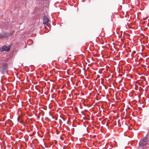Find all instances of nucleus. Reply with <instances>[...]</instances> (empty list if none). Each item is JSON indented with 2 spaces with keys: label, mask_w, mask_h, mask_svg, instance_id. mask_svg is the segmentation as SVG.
Returning <instances> with one entry per match:
<instances>
[{
  "label": "nucleus",
  "mask_w": 149,
  "mask_h": 149,
  "mask_svg": "<svg viewBox=\"0 0 149 149\" xmlns=\"http://www.w3.org/2000/svg\"><path fill=\"white\" fill-rule=\"evenodd\" d=\"M8 68V63L6 62H3L1 67V72L3 74L7 72Z\"/></svg>",
  "instance_id": "obj_1"
},
{
  "label": "nucleus",
  "mask_w": 149,
  "mask_h": 149,
  "mask_svg": "<svg viewBox=\"0 0 149 149\" xmlns=\"http://www.w3.org/2000/svg\"><path fill=\"white\" fill-rule=\"evenodd\" d=\"M43 23L45 25V27L46 29H48V27L49 28L48 26L49 24H46L45 25V24H47L49 22V19L46 16H45L43 18Z\"/></svg>",
  "instance_id": "obj_2"
},
{
  "label": "nucleus",
  "mask_w": 149,
  "mask_h": 149,
  "mask_svg": "<svg viewBox=\"0 0 149 149\" xmlns=\"http://www.w3.org/2000/svg\"><path fill=\"white\" fill-rule=\"evenodd\" d=\"M10 49V47L7 46L6 45L3 46V47L0 48V50L1 52H3L6 51V52H8Z\"/></svg>",
  "instance_id": "obj_3"
},
{
  "label": "nucleus",
  "mask_w": 149,
  "mask_h": 149,
  "mask_svg": "<svg viewBox=\"0 0 149 149\" xmlns=\"http://www.w3.org/2000/svg\"><path fill=\"white\" fill-rule=\"evenodd\" d=\"M147 139L146 138H144L141 144H140V147L141 146L143 148L144 147L147 143Z\"/></svg>",
  "instance_id": "obj_4"
},
{
  "label": "nucleus",
  "mask_w": 149,
  "mask_h": 149,
  "mask_svg": "<svg viewBox=\"0 0 149 149\" xmlns=\"http://www.w3.org/2000/svg\"><path fill=\"white\" fill-rule=\"evenodd\" d=\"M140 84L141 83H143L144 81H145V80L144 79V77H140ZM140 86H142V85L140 84Z\"/></svg>",
  "instance_id": "obj_5"
},
{
  "label": "nucleus",
  "mask_w": 149,
  "mask_h": 149,
  "mask_svg": "<svg viewBox=\"0 0 149 149\" xmlns=\"http://www.w3.org/2000/svg\"><path fill=\"white\" fill-rule=\"evenodd\" d=\"M7 35L6 34H4L3 35H0V38L5 37L7 36Z\"/></svg>",
  "instance_id": "obj_6"
},
{
  "label": "nucleus",
  "mask_w": 149,
  "mask_h": 149,
  "mask_svg": "<svg viewBox=\"0 0 149 149\" xmlns=\"http://www.w3.org/2000/svg\"><path fill=\"white\" fill-rule=\"evenodd\" d=\"M139 14H140V13H139V12H138L136 15L138 19H139Z\"/></svg>",
  "instance_id": "obj_7"
},
{
  "label": "nucleus",
  "mask_w": 149,
  "mask_h": 149,
  "mask_svg": "<svg viewBox=\"0 0 149 149\" xmlns=\"http://www.w3.org/2000/svg\"><path fill=\"white\" fill-rule=\"evenodd\" d=\"M144 38V36L143 35L141 34L140 33V38L142 39Z\"/></svg>",
  "instance_id": "obj_8"
},
{
  "label": "nucleus",
  "mask_w": 149,
  "mask_h": 149,
  "mask_svg": "<svg viewBox=\"0 0 149 149\" xmlns=\"http://www.w3.org/2000/svg\"><path fill=\"white\" fill-rule=\"evenodd\" d=\"M135 3H136V5L137 6H139V3L138 1H136Z\"/></svg>",
  "instance_id": "obj_9"
},
{
  "label": "nucleus",
  "mask_w": 149,
  "mask_h": 149,
  "mask_svg": "<svg viewBox=\"0 0 149 149\" xmlns=\"http://www.w3.org/2000/svg\"><path fill=\"white\" fill-rule=\"evenodd\" d=\"M141 47H142V49H141V48H140V50H141L142 51L143 50V45H141Z\"/></svg>",
  "instance_id": "obj_10"
},
{
  "label": "nucleus",
  "mask_w": 149,
  "mask_h": 149,
  "mask_svg": "<svg viewBox=\"0 0 149 149\" xmlns=\"http://www.w3.org/2000/svg\"><path fill=\"white\" fill-rule=\"evenodd\" d=\"M140 93H141V90H143V89L141 88V87H140ZM141 95V94H140V95Z\"/></svg>",
  "instance_id": "obj_11"
},
{
  "label": "nucleus",
  "mask_w": 149,
  "mask_h": 149,
  "mask_svg": "<svg viewBox=\"0 0 149 149\" xmlns=\"http://www.w3.org/2000/svg\"><path fill=\"white\" fill-rule=\"evenodd\" d=\"M140 61H141V59H142V58L140 57Z\"/></svg>",
  "instance_id": "obj_12"
},
{
  "label": "nucleus",
  "mask_w": 149,
  "mask_h": 149,
  "mask_svg": "<svg viewBox=\"0 0 149 149\" xmlns=\"http://www.w3.org/2000/svg\"><path fill=\"white\" fill-rule=\"evenodd\" d=\"M140 54H141V55H142V53H140Z\"/></svg>",
  "instance_id": "obj_13"
},
{
  "label": "nucleus",
  "mask_w": 149,
  "mask_h": 149,
  "mask_svg": "<svg viewBox=\"0 0 149 149\" xmlns=\"http://www.w3.org/2000/svg\"><path fill=\"white\" fill-rule=\"evenodd\" d=\"M135 16H136L137 17V15H135Z\"/></svg>",
  "instance_id": "obj_14"
},
{
  "label": "nucleus",
  "mask_w": 149,
  "mask_h": 149,
  "mask_svg": "<svg viewBox=\"0 0 149 149\" xmlns=\"http://www.w3.org/2000/svg\"><path fill=\"white\" fill-rule=\"evenodd\" d=\"M135 16H136L137 17V15H135Z\"/></svg>",
  "instance_id": "obj_15"
},
{
  "label": "nucleus",
  "mask_w": 149,
  "mask_h": 149,
  "mask_svg": "<svg viewBox=\"0 0 149 149\" xmlns=\"http://www.w3.org/2000/svg\"><path fill=\"white\" fill-rule=\"evenodd\" d=\"M140 10H141V8L140 9ZM142 10H143V9H142Z\"/></svg>",
  "instance_id": "obj_16"
}]
</instances>
